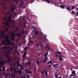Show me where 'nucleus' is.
Returning <instances> with one entry per match:
<instances>
[{
    "label": "nucleus",
    "instance_id": "obj_1",
    "mask_svg": "<svg viewBox=\"0 0 78 78\" xmlns=\"http://www.w3.org/2000/svg\"><path fill=\"white\" fill-rule=\"evenodd\" d=\"M5 31L3 30H1V34H0V40H1L2 38H5L6 39V41L5 40H3L2 41V45H6L4 48V49L5 50L8 48H9L11 45H12L13 43L11 44L10 41L9 40V37L8 36H5ZM6 41L7 43H6Z\"/></svg>",
    "mask_w": 78,
    "mask_h": 78
},
{
    "label": "nucleus",
    "instance_id": "obj_2",
    "mask_svg": "<svg viewBox=\"0 0 78 78\" xmlns=\"http://www.w3.org/2000/svg\"><path fill=\"white\" fill-rule=\"evenodd\" d=\"M2 51V53L1 54L2 55H4L5 58H7L8 59L7 60V61L6 62H7V63H9L10 61H11V59H10V57H9V52H10V50L9 49H7V51Z\"/></svg>",
    "mask_w": 78,
    "mask_h": 78
},
{
    "label": "nucleus",
    "instance_id": "obj_3",
    "mask_svg": "<svg viewBox=\"0 0 78 78\" xmlns=\"http://www.w3.org/2000/svg\"><path fill=\"white\" fill-rule=\"evenodd\" d=\"M12 17V14H11L10 16L9 17L8 19L6 18H3V20H2V23L3 24H5L6 25H8V26H9V24L11 23L12 20H11V17Z\"/></svg>",
    "mask_w": 78,
    "mask_h": 78
},
{
    "label": "nucleus",
    "instance_id": "obj_4",
    "mask_svg": "<svg viewBox=\"0 0 78 78\" xmlns=\"http://www.w3.org/2000/svg\"><path fill=\"white\" fill-rule=\"evenodd\" d=\"M4 62L2 60H1L0 62V67H2L3 71H5V67L3 66L4 65Z\"/></svg>",
    "mask_w": 78,
    "mask_h": 78
},
{
    "label": "nucleus",
    "instance_id": "obj_5",
    "mask_svg": "<svg viewBox=\"0 0 78 78\" xmlns=\"http://www.w3.org/2000/svg\"><path fill=\"white\" fill-rule=\"evenodd\" d=\"M9 34L11 36V41H13V40H14V35H15L14 33H12L11 32H10L9 33Z\"/></svg>",
    "mask_w": 78,
    "mask_h": 78
},
{
    "label": "nucleus",
    "instance_id": "obj_6",
    "mask_svg": "<svg viewBox=\"0 0 78 78\" xmlns=\"http://www.w3.org/2000/svg\"><path fill=\"white\" fill-rule=\"evenodd\" d=\"M59 58L60 59V62H62L63 60H64V59L63 58H62V55H59Z\"/></svg>",
    "mask_w": 78,
    "mask_h": 78
},
{
    "label": "nucleus",
    "instance_id": "obj_7",
    "mask_svg": "<svg viewBox=\"0 0 78 78\" xmlns=\"http://www.w3.org/2000/svg\"><path fill=\"white\" fill-rule=\"evenodd\" d=\"M15 73H19L20 74H21V73H22V72L20 71H17L16 70H15Z\"/></svg>",
    "mask_w": 78,
    "mask_h": 78
},
{
    "label": "nucleus",
    "instance_id": "obj_8",
    "mask_svg": "<svg viewBox=\"0 0 78 78\" xmlns=\"http://www.w3.org/2000/svg\"><path fill=\"white\" fill-rule=\"evenodd\" d=\"M24 33V32H21L20 33H18L17 34V36H20L21 35V33Z\"/></svg>",
    "mask_w": 78,
    "mask_h": 78
},
{
    "label": "nucleus",
    "instance_id": "obj_9",
    "mask_svg": "<svg viewBox=\"0 0 78 78\" xmlns=\"http://www.w3.org/2000/svg\"><path fill=\"white\" fill-rule=\"evenodd\" d=\"M56 56L57 57H59V51H57V53L56 54Z\"/></svg>",
    "mask_w": 78,
    "mask_h": 78
},
{
    "label": "nucleus",
    "instance_id": "obj_10",
    "mask_svg": "<svg viewBox=\"0 0 78 78\" xmlns=\"http://www.w3.org/2000/svg\"><path fill=\"white\" fill-rule=\"evenodd\" d=\"M24 55H23V57H24V56H25L26 55H27V52H24Z\"/></svg>",
    "mask_w": 78,
    "mask_h": 78
},
{
    "label": "nucleus",
    "instance_id": "obj_11",
    "mask_svg": "<svg viewBox=\"0 0 78 78\" xmlns=\"http://www.w3.org/2000/svg\"><path fill=\"white\" fill-rule=\"evenodd\" d=\"M34 32H35V35H37L38 34V33L37 31H34Z\"/></svg>",
    "mask_w": 78,
    "mask_h": 78
},
{
    "label": "nucleus",
    "instance_id": "obj_12",
    "mask_svg": "<svg viewBox=\"0 0 78 78\" xmlns=\"http://www.w3.org/2000/svg\"><path fill=\"white\" fill-rule=\"evenodd\" d=\"M27 73H30V74H31L32 73V72L30 71H27Z\"/></svg>",
    "mask_w": 78,
    "mask_h": 78
},
{
    "label": "nucleus",
    "instance_id": "obj_13",
    "mask_svg": "<svg viewBox=\"0 0 78 78\" xmlns=\"http://www.w3.org/2000/svg\"><path fill=\"white\" fill-rule=\"evenodd\" d=\"M48 53L47 52L46 54L45 55H44V57H45V58H47V55H48Z\"/></svg>",
    "mask_w": 78,
    "mask_h": 78
},
{
    "label": "nucleus",
    "instance_id": "obj_14",
    "mask_svg": "<svg viewBox=\"0 0 78 78\" xmlns=\"http://www.w3.org/2000/svg\"><path fill=\"white\" fill-rule=\"evenodd\" d=\"M60 7L61 8H63V9H64V5H61Z\"/></svg>",
    "mask_w": 78,
    "mask_h": 78
},
{
    "label": "nucleus",
    "instance_id": "obj_15",
    "mask_svg": "<svg viewBox=\"0 0 78 78\" xmlns=\"http://www.w3.org/2000/svg\"><path fill=\"white\" fill-rule=\"evenodd\" d=\"M72 73H73V74H74V75H76L75 73V71H73V72Z\"/></svg>",
    "mask_w": 78,
    "mask_h": 78
},
{
    "label": "nucleus",
    "instance_id": "obj_16",
    "mask_svg": "<svg viewBox=\"0 0 78 78\" xmlns=\"http://www.w3.org/2000/svg\"><path fill=\"white\" fill-rule=\"evenodd\" d=\"M27 77H26V78H30V76H29V75L28 74L27 75Z\"/></svg>",
    "mask_w": 78,
    "mask_h": 78
},
{
    "label": "nucleus",
    "instance_id": "obj_17",
    "mask_svg": "<svg viewBox=\"0 0 78 78\" xmlns=\"http://www.w3.org/2000/svg\"><path fill=\"white\" fill-rule=\"evenodd\" d=\"M48 59V57H47L46 58H45L44 59V61L45 62H47V59Z\"/></svg>",
    "mask_w": 78,
    "mask_h": 78
},
{
    "label": "nucleus",
    "instance_id": "obj_18",
    "mask_svg": "<svg viewBox=\"0 0 78 78\" xmlns=\"http://www.w3.org/2000/svg\"><path fill=\"white\" fill-rule=\"evenodd\" d=\"M20 68H21L20 70L21 71H22V69H23V67H22V66H20Z\"/></svg>",
    "mask_w": 78,
    "mask_h": 78
},
{
    "label": "nucleus",
    "instance_id": "obj_19",
    "mask_svg": "<svg viewBox=\"0 0 78 78\" xmlns=\"http://www.w3.org/2000/svg\"><path fill=\"white\" fill-rule=\"evenodd\" d=\"M50 63H51V61H50L48 62V63H47V64H50Z\"/></svg>",
    "mask_w": 78,
    "mask_h": 78
},
{
    "label": "nucleus",
    "instance_id": "obj_20",
    "mask_svg": "<svg viewBox=\"0 0 78 78\" xmlns=\"http://www.w3.org/2000/svg\"><path fill=\"white\" fill-rule=\"evenodd\" d=\"M61 51H60L59 52V55H61Z\"/></svg>",
    "mask_w": 78,
    "mask_h": 78
},
{
    "label": "nucleus",
    "instance_id": "obj_21",
    "mask_svg": "<svg viewBox=\"0 0 78 78\" xmlns=\"http://www.w3.org/2000/svg\"><path fill=\"white\" fill-rule=\"evenodd\" d=\"M14 8L12 7V11H13L14 10Z\"/></svg>",
    "mask_w": 78,
    "mask_h": 78
},
{
    "label": "nucleus",
    "instance_id": "obj_22",
    "mask_svg": "<svg viewBox=\"0 0 78 78\" xmlns=\"http://www.w3.org/2000/svg\"><path fill=\"white\" fill-rule=\"evenodd\" d=\"M5 30L6 31H8V28H5Z\"/></svg>",
    "mask_w": 78,
    "mask_h": 78
},
{
    "label": "nucleus",
    "instance_id": "obj_23",
    "mask_svg": "<svg viewBox=\"0 0 78 78\" xmlns=\"http://www.w3.org/2000/svg\"><path fill=\"white\" fill-rule=\"evenodd\" d=\"M75 6H73V7H72V9H73V8H75Z\"/></svg>",
    "mask_w": 78,
    "mask_h": 78
},
{
    "label": "nucleus",
    "instance_id": "obj_24",
    "mask_svg": "<svg viewBox=\"0 0 78 78\" xmlns=\"http://www.w3.org/2000/svg\"><path fill=\"white\" fill-rule=\"evenodd\" d=\"M37 64H38V66H39V61H37Z\"/></svg>",
    "mask_w": 78,
    "mask_h": 78
},
{
    "label": "nucleus",
    "instance_id": "obj_25",
    "mask_svg": "<svg viewBox=\"0 0 78 78\" xmlns=\"http://www.w3.org/2000/svg\"><path fill=\"white\" fill-rule=\"evenodd\" d=\"M66 8L67 9H68V10H70V9L69 8V7H66Z\"/></svg>",
    "mask_w": 78,
    "mask_h": 78
},
{
    "label": "nucleus",
    "instance_id": "obj_26",
    "mask_svg": "<svg viewBox=\"0 0 78 78\" xmlns=\"http://www.w3.org/2000/svg\"><path fill=\"white\" fill-rule=\"evenodd\" d=\"M13 47H11L10 48V50H12L13 49Z\"/></svg>",
    "mask_w": 78,
    "mask_h": 78
},
{
    "label": "nucleus",
    "instance_id": "obj_27",
    "mask_svg": "<svg viewBox=\"0 0 78 78\" xmlns=\"http://www.w3.org/2000/svg\"><path fill=\"white\" fill-rule=\"evenodd\" d=\"M72 13H73V14H75V13L73 11H72Z\"/></svg>",
    "mask_w": 78,
    "mask_h": 78
},
{
    "label": "nucleus",
    "instance_id": "obj_28",
    "mask_svg": "<svg viewBox=\"0 0 78 78\" xmlns=\"http://www.w3.org/2000/svg\"><path fill=\"white\" fill-rule=\"evenodd\" d=\"M47 3H50V2L49 1V0H48L47 1Z\"/></svg>",
    "mask_w": 78,
    "mask_h": 78
},
{
    "label": "nucleus",
    "instance_id": "obj_29",
    "mask_svg": "<svg viewBox=\"0 0 78 78\" xmlns=\"http://www.w3.org/2000/svg\"><path fill=\"white\" fill-rule=\"evenodd\" d=\"M55 78H57L58 76H57V75H55Z\"/></svg>",
    "mask_w": 78,
    "mask_h": 78
},
{
    "label": "nucleus",
    "instance_id": "obj_30",
    "mask_svg": "<svg viewBox=\"0 0 78 78\" xmlns=\"http://www.w3.org/2000/svg\"><path fill=\"white\" fill-rule=\"evenodd\" d=\"M48 50H50V47H48L47 48Z\"/></svg>",
    "mask_w": 78,
    "mask_h": 78
},
{
    "label": "nucleus",
    "instance_id": "obj_31",
    "mask_svg": "<svg viewBox=\"0 0 78 78\" xmlns=\"http://www.w3.org/2000/svg\"><path fill=\"white\" fill-rule=\"evenodd\" d=\"M38 45H40V44H37L36 45V47H38Z\"/></svg>",
    "mask_w": 78,
    "mask_h": 78
},
{
    "label": "nucleus",
    "instance_id": "obj_32",
    "mask_svg": "<svg viewBox=\"0 0 78 78\" xmlns=\"http://www.w3.org/2000/svg\"><path fill=\"white\" fill-rule=\"evenodd\" d=\"M24 50H27V48H25Z\"/></svg>",
    "mask_w": 78,
    "mask_h": 78
},
{
    "label": "nucleus",
    "instance_id": "obj_33",
    "mask_svg": "<svg viewBox=\"0 0 78 78\" xmlns=\"http://www.w3.org/2000/svg\"><path fill=\"white\" fill-rule=\"evenodd\" d=\"M76 15L77 16H78V12H76Z\"/></svg>",
    "mask_w": 78,
    "mask_h": 78
},
{
    "label": "nucleus",
    "instance_id": "obj_34",
    "mask_svg": "<svg viewBox=\"0 0 78 78\" xmlns=\"http://www.w3.org/2000/svg\"><path fill=\"white\" fill-rule=\"evenodd\" d=\"M45 74H46V75H48V73H47V72H46V73H45Z\"/></svg>",
    "mask_w": 78,
    "mask_h": 78
},
{
    "label": "nucleus",
    "instance_id": "obj_35",
    "mask_svg": "<svg viewBox=\"0 0 78 78\" xmlns=\"http://www.w3.org/2000/svg\"><path fill=\"white\" fill-rule=\"evenodd\" d=\"M44 72H45V73H46V72H47V70H45L44 71Z\"/></svg>",
    "mask_w": 78,
    "mask_h": 78
},
{
    "label": "nucleus",
    "instance_id": "obj_36",
    "mask_svg": "<svg viewBox=\"0 0 78 78\" xmlns=\"http://www.w3.org/2000/svg\"><path fill=\"white\" fill-rule=\"evenodd\" d=\"M28 64L29 65H31V63L30 62Z\"/></svg>",
    "mask_w": 78,
    "mask_h": 78
},
{
    "label": "nucleus",
    "instance_id": "obj_37",
    "mask_svg": "<svg viewBox=\"0 0 78 78\" xmlns=\"http://www.w3.org/2000/svg\"><path fill=\"white\" fill-rule=\"evenodd\" d=\"M51 65H49L48 66V67H51Z\"/></svg>",
    "mask_w": 78,
    "mask_h": 78
},
{
    "label": "nucleus",
    "instance_id": "obj_38",
    "mask_svg": "<svg viewBox=\"0 0 78 78\" xmlns=\"http://www.w3.org/2000/svg\"><path fill=\"white\" fill-rule=\"evenodd\" d=\"M1 71H2V69H0V72H1Z\"/></svg>",
    "mask_w": 78,
    "mask_h": 78
},
{
    "label": "nucleus",
    "instance_id": "obj_39",
    "mask_svg": "<svg viewBox=\"0 0 78 78\" xmlns=\"http://www.w3.org/2000/svg\"><path fill=\"white\" fill-rule=\"evenodd\" d=\"M12 70V68H10V71H11Z\"/></svg>",
    "mask_w": 78,
    "mask_h": 78
},
{
    "label": "nucleus",
    "instance_id": "obj_40",
    "mask_svg": "<svg viewBox=\"0 0 78 78\" xmlns=\"http://www.w3.org/2000/svg\"><path fill=\"white\" fill-rule=\"evenodd\" d=\"M9 69H7V72H9Z\"/></svg>",
    "mask_w": 78,
    "mask_h": 78
},
{
    "label": "nucleus",
    "instance_id": "obj_41",
    "mask_svg": "<svg viewBox=\"0 0 78 78\" xmlns=\"http://www.w3.org/2000/svg\"><path fill=\"white\" fill-rule=\"evenodd\" d=\"M53 67H56V65H54V66H53Z\"/></svg>",
    "mask_w": 78,
    "mask_h": 78
},
{
    "label": "nucleus",
    "instance_id": "obj_42",
    "mask_svg": "<svg viewBox=\"0 0 78 78\" xmlns=\"http://www.w3.org/2000/svg\"><path fill=\"white\" fill-rule=\"evenodd\" d=\"M41 73L43 74V73H44V72L42 71L41 72Z\"/></svg>",
    "mask_w": 78,
    "mask_h": 78
},
{
    "label": "nucleus",
    "instance_id": "obj_43",
    "mask_svg": "<svg viewBox=\"0 0 78 78\" xmlns=\"http://www.w3.org/2000/svg\"><path fill=\"white\" fill-rule=\"evenodd\" d=\"M43 37L44 39H46V37Z\"/></svg>",
    "mask_w": 78,
    "mask_h": 78
},
{
    "label": "nucleus",
    "instance_id": "obj_44",
    "mask_svg": "<svg viewBox=\"0 0 78 78\" xmlns=\"http://www.w3.org/2000/svg\"><path fill=\"white\" fill-rule=\"evenodd\" d=\"M33 42V41H30V42Z\"/></svg>",
    "mask_w": 78,
    "mask_h": 78
},
{
    "label": "nucleus",
    "instance_id": "obj_45",
    "mask_svg": "<svg viewBox=\"0 0 78 78\" xmlns=\"http://www.w3.org/2000/svg\"><path fill=\"white\" fill-rule=\"evenodd\" d=\"M5 78H7V77H6V76H5Z\"/></svg>",
    "mask_w": 78,
    "mask_h": 78
},
{
    "label": "nucleus",
    "instance_id": "obj_46",
    "mask_svg": "<svg viewBox=\"0 0 78 78\" xmlns=\"http://www.w3.org/2000/svg\"><path fill=\"white\" fill-rule=\"evenodd\" d=\"M20 45H21V44H19V47H20Z\"/></svg>",
    "mask_w": 78,
    "mask_h": 78
},
{
    "label": "nucleus",
    "instance_id": "obj_47",
    "mask_svg": "<svg viewBox=\"0 0 78 78\" xmlns=\"http://www.w3.org/2000/svg\"><path fill=\"white\" fill-rule=\"evenodd\" d=\"M57 66L58 67V66H59V65H58V64L57 65Z\"/></svg>",
    "mask_w": 78,
    "mask_h": 78
},
{
    "label": "nucleus",
    "instance_id": "obj_48",
    "mask_svg": "<svg viewBox=\"0 0 78 78\" xmlns=\"http://www.w3.org/2000/svg\"><path fill=\"white\" fill-rule=\"evenodd\" d=\"M18 55H19V52H18Z\"/></svg>",
    "mask_w": 78,
    "mask_h": 78
},
{
    "label": "nucleus",
    "instance_id": "obj_49",
    "mask_svg": "<svg viewBox=\"0 0 78 78\" xmlns=\"http://www.w3.org/2000/svg\"><path fill=\"white\" fill-rule=\"evenodd\" d=\"M2 50L3 49V47H2Z\"/></svg>",
    "mask_w": 78,
    "mask_h": 78
},
{
    "label": "nucleus",
    "instance_id": "obj_50",
    "mask_svg": "<svg viewBox=\"0 0 78 78\" xmlns=\"http://www.w3.org/2000/svg\"><path fill=\"white\" fill-rule=\"evenodd\" d=\"M5 76H6V77H7V76H7V75H5Z\"/></svg>",
    "mask_w": 78,
    "mask_h": 78
},
{
    "label": "nucleus",
    "instance_id": "obj_51",
    "mask_svg": "<svg viewBox=\"0 0 78 78\" xmlns=\"http://www.w3.org/2000/svg\"><path fill=\"white\" fill-rule=\"evenodd\" d=\"M70 76H73V75H72V74H71V75H70Z\"/></svg>",
    "mask_w": 78,
    "mask_h": 78
},
{
    "label": "nucleus",
    "instance_id": "obj_52",
    "mask_svg": "<svg viewBox=\"0 0 78 78\" xmlns=\"http://www.w3.org/2000/svg\"><path fill=\"white\" fill-rule=\"evenodd\" d=\"M46 2H47L48 1V0H45Z\"/></svg>",
    "mask_w": 78,
    "mask_h": 78
},
{
    "label": "nucleus",
    "instance_id": "obj_53",
    "mask_svg": "<svg viewBox=\"0 0 78 78\" xmlns=\"http://www.w3.org/2000/svg\"><path fill=\"white\" fill-rule=\"evenodd\" d=\"M26 72H27V71H28V70H26Z\"/></svg>",
    "mask_w": 78,
    "mask_h": 78
},
{
    "label": "nucleus",
    "instance_id": "obj_54",
    "mask_svg": "<svg viewBox=\"0 0 78 78\" xmlns=\"http://www.w3.org/2000/svg\"><path fill=\"white\" fill-rule=\"evenodd\" d=\"M39 63L40 64H41V62H39Z\"/></svg>",
    "mask_w": 78,
    "mask_h": 78
},
{
    "label": "nucleus",
    "instance_id": "obj_55",
    "mask_svg": "<svg viewBox=\"0 0 78 78\" xmlns=\"http://www.w3.org/2000/svg\"><path fill=\"white\" fill-rule=\"evenodd\" d=\"M62 66V65H61V66H60V67H62V66Z\"/></svg>",
    "mask_w": 78,
    "mask_h": 78
},
{
    "label": "nucleus",
    "instance_id": "obj_56",
    "mask_svg": "<svg viewBox=\"0 0 78 78\" xmlns=\"http://www.w3.org/2000/svg\"><path fill=\"white\" fill-rule=\"evenodd\" d=\"M59 3L61 4V2H60Z\"/></svg>",
    "mask_w": 78,
    "mask_h": 78
},
{
    "label": "nucleus",
    "instance_id": "obj_57",
    "mask_svg": "<svg viewBox=\"0 0 78 78\" xmlns=\"http://www.w3.org/2000/svg\"><path fill=\"white\" fill-rule=\"evenodd\" d=\"M17 51V50H15V51Z\"/></svg>",
    "mask_w": 78,
    "mask_h": 78
},
{
    "label": "nucleus",
    "instance_id": "obj_58",
    "mask_svg": "<svg viewBox=\"0 0 78 78\" xmlns=\"http://www.w3.org/2000/svg\"><path fill=\"white\" fill-rule=\"evenodd\" d=\"M77 10H78V8L77 9Z\"/></svg>",
    "mask_w": 78,
    "mask_h": 78
},
{
    "label": "nucleus",
    "instance_id": "obj_59",
    "mask_svg": "<svg viewBox=\"0 0 78 78\" xmlns=\"http://www.w3.org/2000/svg\"><path fill=\"white\" fill-rule=\"evenodd\" d=\"M17 27L16 28V30H17Z\"/></svg>",
    "mask_w": 78,
    "mask_h": 78
},
{
    "label": "nucleus",
    "instance_id": "obj_60",
    "mask_svg": "<svg viewBox=\"0 0 78 78\" xmlns=\"http://www.w3.org/2000/svg\"><path fill=\"white\" fill-rule=\"evenodd\" d=\"M44 62V61H43L42 62Z\"/></svg>",
    "mask_w": 78,
    "mask_h": 78
},
{
    "label": "nucleus",
    "instance_id": "obj_61",
    "mask_svg": "<svg viewBox=\"0 0 78 78\" xmlns=\"http://www.w3.org/2000/svg\"><path fill=\"white\" fill-rule=\"evenodd\" d=\"M72 70H73L72 69H71V71H72Z\"/></svg>",
    "mask_w": 78,
    "mask_h": 78
},
{
    "label": "nucleus",
    "instance_id": "obj_62",
    "mask_svg": "<svg viewBox=\"0 0 78 78\" xmlns=\"http://www.w3.org/2000/svg\"><path fill=\"white\" fill-rule=\"evenodd\" d=\"M35 72H36V70H34Z\"/></svg>",
    "mask_w": 78,
    "mask_h": 78
},
{
    "label": "nucleus",
    "instance_id": "obj_63",
    "mask_svg": "<svg viewBox=\"0 0 78 78\" xmlns=\"http://www.w3.org/2000/svg\"><path fill=\"white\" fill-rule=\"evenodd\" d=\"M59 78H60V76L59 77Z\"/></svg>",
    "mask_w": 78,
    "mask_h": 78
},
{
    "label": "nucleus",
    "instance_id": "obj_64",
    "mask_svg": "<svg viewBox=\"0 0 78 78\" xmlns=\"http://www.w3.org/2000/svg\"><path fill=\"white\" fill-rule=\"evenodd\" d=\"M24 78H26V77H24Z\"/></svg>",
    "mask_w": 78,
    "mask_h": 78
}]
</instances>
